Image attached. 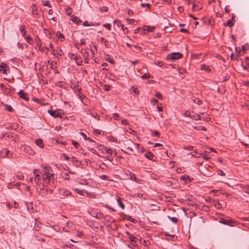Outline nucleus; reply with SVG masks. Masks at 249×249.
I'll return each instance as SVG.
<instances>
[{"instance_id":"nucleus-1","label":"nucleus","mask_w":249,"mask_h":249,"mask_svg":"<svg viewBox=\"0 0 249 249\" xmlns=\"http://www.w3.org/2000/svg\"><path fill=\"white\" fill-rule=\"evenodd\" d=\"M218 221L220 223L230 226H233L232 224L235 223L234 220L229 217H221Z\"/></svg>"},{"instance_id":"nucleus-2","label":"nucleus","mask_w":249,"mask_h":249,"mask_svg":"<svg viewBox=\"0 0 249 249\" xmlns=\"http://www.w3.org/2000/svg\"><path fill=\"white\" fill-rule=\"evenodd\" d=\"M182 54L179 53H173L167 55L166 57L167 60H177L182 58Z\"/></svg>"},{"instance_id":"nucleus-3","label":"nucleus","mask_w":249,"mask_h":249,"mask_svg":"<svg viewBox=\"0 0 249 249\" xmlns=\"http://www.w3.org/2000/svg\"><path fill=\"white\" fill-rule=\"evenodd\" d=\"M126 234L127 235L128 239L132 243L133 246L137 245V242L139 241L138 238L136 237L133 234L130 233L129 232H125Z\"/></svg>"},{"instance_id":"nucleus-4","label":"nucleus","mask_w":249,"mask_h":249,"mask_svg":"<svg viewBox=\"0 0 249 249\" xmlns=\"http://www.w3.org/2000/svg\"><path fill=\"white\" fill-rule=\"evenodd\" d=\"M33 172L35 175L34 180L36 185H39L40 184L41 176L38 172V170L35 169Z\"/></svg>"},{"instance_id":"nucleus-5","label":"nucleus","mask_w":249,"mask_h":249,"mask_svg":"<svg viewBox=\"0 0 249 249\" xmlns=\"http://www.w3.org/2000/svg\"><path fill=\"white\" fill-rule=\"evenodd\" d=\"M98 149L102 151V152L106 151L107 153L111 155L113 153V150L111 148H107L103 145H100L98 146Z\"/></svg>"},{"instance_id":"nucleus-6","label":"nucleus","mask_w":249,"mask_h":249,"mask_svg":"<svg viewBox=\"0 0 249 249\" xmlns=\"http://www.w3.org/2000/svg\"><path fill=\"white\" fill-rule=\"evenodd\" d=\"M12 155V153L10 151L6 149H3L0 152V157L5 158L6 157H9Z\"/></svg>"},{"instance_id":"nucleus-7","label":"nucleus","mask_w":249,"mask_h":249,"mask_svg":"<svg viewBox=\"0 0 249 249\" xmlns=\"http://www.w3.org/2000/svg\"><path fill=\"white\" fill-rule=\"evenodd\" d=\"M42 171L43 174H49V175H54V173L52 171L51 167L49 166L46 165L43 167Z\"/></svg>"},{"instance_id":"nucleus-8","label":"nucleus","mask_w":249,"mask_h":249,"mask_svg":"<svg viewBox=\"0 0 249 249\" xmlns=\"http://www.w3.org/2000/svg\"><path fill=\"white\" fill-rule=\"evenodd\" d=\"M59 194L62 196L61 197L63 198V197L68 196L70 195L71 192L66 189L62 188L59 189Z\"/></svg>"},{"instance_id":"nucleus-9","label":"nucleus","mask_w":249,"mask_h":249,"mask_svg":"<svg viewBox=\"0 0 249 249\" xmlns=\"http://www.w3.org/2000/svg\"><path fill=\"white\" fill-rule=\"evenodd\" d=\"M48 112L52 116L56 118V117H60L62 118V114H60L59 112L56 110H48Z\"/></svg>"},{"instance_id":"nucleus-10","label":"nucleus","mask_w":249,"mask_h":249,"mask_svg":"<svg viewBox=\"0 0 249 249\" xmlns=\"http://www.w3.org/2000/svg\"><path fill=\"white\" fill-rule=\"evenodd\" d=\"M19 97L25 101H28L29 98L28 97V93L24 92L23 90H20L18 93Z\"/></svg>"},{"instance_id":"nucleus-11","label":"nucleus","mask_w":249,"mask_h":249,"mask_svg":"<svg viewBox=\"0 0 249 249\" xmlns=\"http://www.w3.org/2000/svg\"><path fill=\"white\" fill-rule=\"evenodd\" d=\"M43 179L45 181H50L53 180L54 175H49V174H43Z\"/></svg>"},{"instance_id":"nucleus-12","label":"nucleus","mask_w":249,"mask_h":249,"mask_svg":"<svg viewBox=\"0 0 249 249\" xmlns=\"http://www.w3.org/2000/svg\"><path fill=\"white\" fill-rule=\"evenodd\" d=\"M48 63L51 65V69L53 70L55 74L58 73L59 71L56 69L55 65L56 64V62L54 61H51V63L49 61Z\"/></svg>"},{"instance_id":"nucleus-13","label":"nucleus","mask_w":249,"mask_h":249,"mask_svg":"<svg viewBox=\"0 0 249 249\" xmlns=\"http://www.w3.org/2000/svg\"><path fill=\"white\" fill-rule=\"evenodd\" d=\"M144 156L146 158L152 160H154V158H156L155 156L151 152H147Z\"/></svg>"},{"instance_id":"nucleus-14","label":"nucleus","mask_w":249,"mask_h":249,"mask_svg":"<svg viewBox=\"0 0 249 249\" xmlns=\"http://www.w3.org/2000/svg\"><path fill=\"white\" fill-rule=\"evenodd\" d=\"M32 11L34 15L36 16L38 15V7L35 4H33L31 5Z\"/></svg>"},{"instance_id":"nucleus-15","label":"nucleus","mask_w":249,"mask_h":249,"mask_svg":"<svg viewBox=\"0 0 249 249\" xmlns=\"http://www.w3.org/2000/svg\"><path fill=\"white\" fill-rule=\"evenodd\" d=\"M235 18V16L234 14H232V17L231 19H230L228 20V22L226 24H225V26H228L229 27H232L234 25V23L233 22V18Z\"/></svg>"},{"instance_id":"nucleus-16","label":"nucleus","mask_w":249,"mask_h":249,"mask_svg":"<svg viewBox=\"0 0 249 249\" xmlns=\"http://www.w3.org/2000/svg\"><path fill=\"white\" fill-rule=\"evenodd\" d=\"M6 66V65L3 63L0 65V71L3 74H7V70L5 68Z\"/></svg>"},{"instance_id":"nucleus-17","label":"nucleus","mask_w":249,"mask_h":249,"mask_svg":"<svg viewBox=\"0 0 249 249\" xmlns=\"http://www.w3.org/2000/svg\"><path fill=\"white\" fill-rule=\"evenodd\" d=\"M19 30L20 31L21 33L22 34L23 36L25 37V36H26V31L25 30V27L24 25H21L19 27Z\"/></svg>"},{"instance_id":"nucleus-18","label":"nucleus","mask_w":249,"mask_h":249,"mask_svg":"<svg viewBox=\"0 0 249 249\" xmlns=\"http://www.w3.org/2000/svg\"><path fill=\"white\" fill-rule=\"evenodd\" d=\"M36 143L37 145H38L39 147L43 148L44 147V144L43 142V141L41 139H38L36 140Z\"/></svg>"},{"instance_id":"nucleus-19","label":"nucleus","mask_w":249,"mask_h":249,"mask_svg":"<svg viewBox=\"0 0 249 249\" xmlns=\"http://www.w3.org/2000/svg\"><path fill=\"white\" fill-rule=\"evenodd\" d=\"M72 56H74L73 59L75 60L76 64L78 65H80L82 62L81 59L77 56H74L73 54H72Z\"/></svg>"},{"instance_id":"nucleus-20","label":"nucleus","mask_w":249,"mask_h":249,"mask_svg":"<svg viewBox=\"0 0 249 249\" xmlns=\"http://www.w3.org/2000/svg\"><path fill=\"white\" fill-rule=\"evenodd\" d=\"M181 180H184L185 181H187V180H188L189 182H190L191 181V178L186 175H183L180 178Z\"/></svg>"},{"instance_id":"nucleus-21","label":"nucleus","mask_w":249,"mask_h":249,"mask_svg":"<svg viewBox=\"0 0 249 249\" xmlns=\"http://www.w3.org/2000/svg\"><path fill=\"white\" fill-rule=\"evenodd\" d=\"M71 20H72V21L74 23H75L77 24H78L80 22H81V20L78 18H77L76 17H72Z\"/></svg>"},{"instance_id":"nucleus-22","label":"nucleus","mask_w":249,"mask_h":249,"mask_svg":"<svg viewBox=\"0 0 249 249\" xmlns=\"http://www.w3.org/2000/svg\"><path fill=\"white\" fill-rule=\"evenodd\" d=\"M156 65L159 66L160 67L164 68V63L162 61L157 60L154 62Z\"/></svg>"},{"instance_id":"nucleus-23","label":"nucleus","mask_w":249,"mask_h":249,"mask_svg":"<svg viewBox=\"0 0 249 249\" xmlns=\"http://www.w3.org/2000/svg\"><path fill=\"white\" fill-rule=\"evenodd\" d=\"M192 119H194L195 120H200L201 117L199 115L194 113L192 115L191 117Z\"/></svg>"},{"instance_id":"nucleus-24","label":"nucleus","mask_w":249,"mask_h":249,"mask_svg":"<svg viewBox=\"0 0 249 249\" xmlns=\"http://www.w3.org/2000/svg\"><path fill=\"white\" fill-rule=\"evenodd\" d=\"M194 129L196 130H198V131H200V130L206 131V130H207V129L205 127L201 126V125L195 126Z\"/></svg>"},{"instance_id":"nucleus-25","label":"nucleus","mask_w":249,"mask_h":249,"mask_svg":"<svg viewBox=\"0 0 249 249\" xmlns=\"http://www.w3.org/2000/svg\"><path fill=\"white\" fill-rule=\"evenodd\" d=\"M28 43L30 44H32L34 43L33 39L30 36H25V37H24Z\"/></svg>"},{"instance_id":"nucleus-26","label":"nucleus","mask_w":249,"mask_h":249,"mask_svg":"<svg viewBox=\"0 0 249 249\" xmlns=\"http://www.w3.org/2000/svg\"><path fill=\"white\" fill-rule=\"evenodd\" d=\"M202 7L199 6L198 4H194L193 5V10L194 11H195V10H200L202 9Z\"/></svg>"},{"instance_id":"nucleus-27","label":"nucleus","mask_w":249,"mask_h":249,"mask_svg":"<svg viewBox=\"0 0 249 249\" xmlns=\"http://www.w3.org/2000/svg\"><path fill=\"white\" fill-rule=\"evenodd\" d=\"M117 201L119 207L124 209V205L122 203L120 198L117 199Z\"/></svg>"},{"instance_id":"nucleus-28","label":"nucleus","mask_w":249,"mask_h":249,"mask_svg":"<svg viewBox=\"0 0 249 249\" xmlns=\"http://www.w3.org/2000/svg\"><path fill=\"white\" fill-rule=\"evenodd\" d=\"M36 41L37 46L39 48H40V47L41 46V39H40V38L38 36H36Z\"/></svg>"},{"instance_id":"nucleus-29","label":"nucleus","mask_w":249,"mask_h":249,"mask_svg":"<svg viewBox=\"0 0 249 249\" xmlns=\"http://www.w3.org/2000/svg\"><path fill=\"white\" fill-rule=\"evenodd\" d=\"M95 217L98 219H102L104 218V215L101 212L97 213L95 215Z\"/></svg>"},{"instance_id":"nucleus-30","label":"nucleus","mask_w":249,"mask_h":249,"mask_svg":"<svg viewBox=\"0 0 249 249\" xmlns=\"http://www.w3.org/2000/svg\"><path fill=\"white\" fill-rule=\"evenodd\" d=\"M4 108L6 110L9 111L10 112H11L13 110V109L12 107L8 104H6L4 105Z\"/></svg>"},{"instance_id":"nucleus-31","label":"nucleus","mask_w":249,"mask_h":249,"mask_svg":"<svg viewBox=\"0 0 249 249\" xmlns=\"http://www.w3.org/2000/svg\"><path fill=\"white\" fill-rule=\"evenodd\" d=\"M56 53L57 55L62 56L63 54L62 51L60 47H57L56 49Z\"/></svg>"},{"instance_id":"nucleus-32","label":"nucleus","mask_w":249,"mask_h":249,"mask_svg":"<svg viewBox=\"0 0 249 249\" xmlns=\"http://www.w3.org/2000/svg\"><path fill=\"white\" fill-rule=\"evenodd\" d=\"M194 154L190 153L189 154H191V156L194 157H199V155H201L200 154L198 153L197 151H196V150L194 151Z\"/></svg>"},{"instance_id":"nucleus-33","label":"nucleus","mask_w":249,"mask_h":249,"mask_svg":"<svg viewBox=\"0 0 249 249\" xmlns=\"http://www.w3.org/2000/svg\"><path fill=\"white\" fill-rule=\"evenodd\" d=\"M168 217L169 219H170L174 223H176L178 222V219L177 218L175 217H170V216H168Z\"/></svg>"},{"instance_id":"nucleus-34","label":"nucleus","mask_w":249,"mask_h":249,"mask_svg":"<svg viewBox=\"0 0 249 249\" xmlns=\"http://www.w3.org/2000/svg\"><path fill=\"white\" fill-rule=\"evenodd\" d=\"M104 89L105 90L108 91L112 87L111 85L105 84L104 86Z\"/></svg>"},{"instance_id":"nucleus-35","label":"nucleus","mask_w":249,"mask_h":249,"mask_svg":"<svg viewBox=\"0 0 249 249\" xmlns=\"http://www.w3.org/2000/svg\"><path fill=\"white\" fill-rule=\"evenodd\" d=\"M131 89L132 90V91L136 94H139V89L137 88H136L134 86H132L131 87Z\"/></svg>"},{"instance_id":"nucleus-36","label":"nucleus","mask_w":249,"mask_h":249,"mask_svg":"<svg viewBox=\"0 0 249 249\" xmlns=\"http://www.w3.org/2000/svg\"><path fill=\"white\" fill-rule=\"evenodd\" d=\"M71 161L74 163L79 164L80 163V162L74 157H71Z\"/></svg>"},{"instance_id":"nucleus-37","label":"nucleus","mask_w":249,"mask_h":249,"mask_svg":"<svg viewBox=\"0 0 249 249\" xmlns=\"http://www.w3.org/2000/svg\"><path fill=\"white\" fill-rule=\"evenodd\" d=\"M193 101L195 103H196V104H197L198 105H201L202 103V101L201 100H200V99H199L198 98H196V99L193 100Z\"/></svg>"},{"instance_id":"nucleus-38","label":"nucleus","mask_w":249,"mask_h":249,"mask_svg":"<svg viewBox=\"0 0 249 249\" xmlns=\"http://www.w3.org/2000/svg\"><path fill=\"white\" fill-rule=\"evenodd\" d=\"M83 25L84 26H89L93 25V24H92V22L89 23L88 21H85L83 22Z\"/></svg>"},{"instance_id":"nucleus-39","label":"nucleus","mask_w":249,"mask_h":249,"mask_svg":"<svg viewBox=\"0 0 249 249\" xmlns=\"http://www.w3.org/2000/svg\"><path fill=\"white\" fill-rule=\"evenodd\" d=\"M152 135L153 136H156V137H160V133L158 131L155 130L152 132Z\"/></svg>"},{"instance_id":"nucleus-40","label":"nucleus","mask_w":249,"mask_h":249,"mask_svg":"<svg viewBox=\"0 0 249 249\" xmlns=\"http://www.w3.org/2000/svg\"><path fill=\"white\" fill-rule=\"evenodd\" d=\"M109 140V141L111 142H118L117 139L116 138L112 136L110 137Z\"/></svg>"},{"instance_id":"nucleus-41","label":"nucleus","mask_w":249,"mask_h":249,"mask_svg":"<svg viewBox=\"0 0 249 249\" xmlns=\"http://www.w3.org/2000/svg\"><path fill=\"white\" fill-rule=\"evenodd\" d=\"M43 4L45 6H48L49 7H52V6L50 5V4L49 3V2L48 1H43Z\"/></svg>"},{"instance_id":"nucleus-42","label":"nucleus","mask_w":249,"mask_h":249,"mask_svg":"<svg viewBox=\"0 0 249 249\" xmlns=\"http://www.w3.org/2000/svg\"><path fill=\"white\" fill-rule=\"evenodd\" d=\"M64 180H69L70 177L68 173H65L62 177Z\"/></svg>"},{"instance_id":"nucleus-43","label":"nucleus","mask_w":249,"mask_h":249,"mask_svg":"<svg viewBox=\"0 0 249 249\" xmlns=\"http://www.w3.org/2000/svg\"><path fill=\"white\" fill-rule=\"evenodd\" d=\"M184 115L185 116L189 117H191V116H192V114H191V112L188 110H187L185 111Z\"/></svg>"},{"instance_id":"nucleus-44","label":"nucleus","mask_w":249,"mask_h":249,"mask_svg":"<svg viewBox=\"0 0 249 249\" xmlns=\"http://www.w3.org/2000/svg\"><path fill=\"white\" fill-rule=\"evenodd\" d=\"M104 26L108 30H110L111 29V24L109 23L105 24H104Z\"/></svg>"},{"instance_id":"nucleus-45","label":"nucleus","mask_w":249,"mask_h":249,"mask_svg":"<svg viewBox=\"0 0 249 249\" xmlns=\"http://www.w3.org/2000/svg\"><path fill=\"white\" fill-rule=\"evenodd\" d=\"M217 174L218 175L221 176H225V174L223 172V171L221 170H218L217 171Z\"/></svg>"},{"instance_id":"nucleus-46","label":"nucleus","mask_w":249,"mask_h":249,"mask_svg":"<svg viewBox=\"0 0 249 249\" xmlns=\"http://www.w3.org/2000/svg\"><path fill=\"white\" fill-rule=\"evenodd\" d=\"M150 77V75L149 73H148V74L145 73L142 76V79H148Z\"/></svg>"},{"instance_id":"nucleus-47","label":"nucleus","mask_w":249,"mask_h":249,"mask_svg":"<svg viewBox=\"0 0 249 249\" xmlns=\"http://www.w3.org/2000/svg\"><path fill=\"white\" fill-rule=\"evenodd\" d=\"M97 48L96 46H94V50L92 49H91L90 51L92 53V56H93V55L95 54V52H97Z\"/></svg>"},{"instance_id":"nucleus-48","label":"nucleus","mask_w":249,"mask_h":249,"mask_svg":"<svg viewBox=\"0 0 249 249\" xmlns=\"http://www.w3.org/2000/svg\"><path fill=\"white\" fill-rule=\"evenodd\" d=\"M121 26L122 27V29L124 33L127 32L128 29L127 27H124V25L122 24H121Z\"/></svg>"},{"instance_id":"nucleus-49","label":"nucleus","mask_w":249,"mask_h":249,"mask_svg":"<svg viewBox=\"0 0 249 249\" xmlns=\"http://www.w3.org/2000/svg\"><path fill=\"white\" fill-rule=\"evenodd\" d=\"M155 96L159 99H162V95L160 94V92H156Z\"/></svg>"},{"instance_id":"nucleus-50","label":"nucleus","mask_w":249,"mask_h":249,"mask_svg":"<svg viewBox=\"0 0 249 249\" xmlns=\"http://www.w3.org/2000/svg\"><path fill=\"white\" fill-rule=\"evenodd\" d=\"M72 143L76 148H78V146L79 145V144L77 142L72 141Z\"/></svg>"},{"instance_id":"nucleus-51","label":"nucleus","mask_w":249,"mask_h":249,"mask_svg":"<svg viewBox=\"0 0 249 249\" xmlns=\"http://www.w3.org/2000/svg\"><path fill=\"white\" fill-rule=\"evenodd\" d=\"M39 50L41 52H43L45 51V50H49V48L47 47H45V46H44V47H40V48H39Z\"/></svg>"},{"instance_id":"nucleus-52","label":"nucleus","mask_w":249,"mask_h":249,"mask_svg":"<svg viewBox=\"0 0 249 249\" xmlns=\"http://www.w3.org/2000/svg\"><path fill=\"white\" fill-rule=\"evenodd\" d=\"M100 178L103 180H105L108 178V176L105 175H103L100 176Z\"/></svg>"},{"instance_id":"nucleus-53","label":"nucleus","mask_w":249,"mask_h":249,"mask_svg":"<svg viewBox=\"0 0 249 249\" xmlns=\"http://www.w3.org/2000/svg\"><path fill=\"white\" fill-rule=\"evenodd\" d=\"M184 148L189 151L192 150L193 149V147L191 146H184Z\"/></svg>"},{"instance_id":"nucleus-54","label":"nucleus","mask_w":249,"mask_h":249,"mask_svg":"<svg viewBox=\"0 0 249 249\" xmlns=\"http://www.w3.org/2000/svg\"><path fill=\"white\" fill-rule=\"evenodd\" d=\"M58 38L61 40L63 41L64 39V36L63 34H61L60 32L59 33Z\"/></svg>"},{"instance_id":"nucleus-55","label":"nucleus","mask_w":249,"mask_h":249,"mask_svg":"<svg viewBox=\"0 0 249 249\" xmlns=\"http://www.w3.org/2000/svg\"><path fill=\"white\" fill-rule=\"evenodd\" d=\"M112 117L114 119L117 120L119 118V115L117 113H113L112 115Z\"/></svg>"},{"instance_id":"nucleus-56","label":"nucleus","mask_w":249,"mask_h":249,"mask_svg":"<svg viewBox=\"0 0 249 249\" xmlns=\"http://www.w3.org/2000/svg\"><path fill=\"white\" fill-rule=\"evenodd\" d=\"M104 158H106L107 160L112 161L113 160V158L111 157V156H107V157H104Z\"/></svg>"},{"instance_id":"nucleus-57","label":"nucleus","mask_w":249,"mask_h":249,"mask_svg":"<svg viewBox=\"0 0 249 249\" xmlns=\"http://www.w3.org/2000/svg\"><path fill=\"white\" fill-rule=\"evenodd\" d=\"M77 236H78V237H81L83 236V232L82 231H78L77 232Z\"/></svg>"},{"instance_id":"nucleus-58","label":"nucleus","mask_w":249,"mask_h":249,"mask_svg":"<svg viewBox=\"0 0 249 249\" xmlns=\"http://www.w3.org/2000/svg\"><path fill=\"white\" fill-rule=\"evenodd\" d=\"M104 44L105 46H106L107 47V48L109 47V42L106 39V40H105V41H104Z\"/></svg>"},{"instance_id":"nucleus-59","label":"nucleus","mask_w":249,"mask_h":249,"mask_svg":"<svg viewBox=\"0 0 249 249\" xmlns=\"http://www.w3.org/2000/svg\"><path fill=\"white\" fill-rule=\"evenodd\" d=\"M178 72L180 74H182L185 72V70L184 69H178Z\"/></svg>"},{"instance_id":"nucleus-60","label":"nucleus","mask_w":249,"mask_h":249,"mask_svg":"<svg viewBox=\"0 0 249 249\" xmlns=\"http://www.w3.org/2000/svg\"><path fill=\"white\" fill-rule=\"evenodd\" d=\"M151 102L154 105H155V104H157L158 102V101L157 99H152L151 100Z\"/></svg>"},{"instance_id":"nucleus-61","label":"nucleus","mask_w":249,"mask_h":249,"mask_svg":"<svg viewBox=\"0 0 249 249\" xmlns=\"http://www.w3.org/2000/svg\"><path fill=\"white\" fill-rule=\"evenodd\" d=\"M94 133H95L96 134H98V135H99V134H101V131L99 129H95V130H94Z\"/></svg>"},{"instance_id":"nucleus-62","label":"nucleus","mask_w":249,"mask_h":249,"mask_svg":"<svg viewBox=\"0 0 249 249\" xmlns=\"http://www.w3.org/2000/svg\"><path fill=\"white\" fill-rule=\"evenodd\" d=\"M225 11L226 13H229L230 12V9L228 6H226L225 8Z\"/></svg>"},{"instance_id":"nucleus-63","label":"nucleus","mask_w":249,"mask_h":249,"mask_svg":"<svg viewBox=\"0 0 249 249\" xmlns=\"http://www.w3.org/2000/svg\"><path fill=\"white\" fill-rule=\"evenodd\" d=\"M180 31L182 33H188V30L184 28L180 29Z\"/></svg>"},{"instance_id":"nucleus-64","label":"nucleus","mask_w":249,"mask_h":249,"mask_svg":"<svg viewBox=\"0 0 249 249\" xmlns=\"http://www.w3.org/2000/svg\"><path fill=\"white\" fill-rule=\"evenodd\" d=\"M245 62L246 64L248 65V67H249V58L247 57L245 59Z\"/></svg>"}]
</instances>
